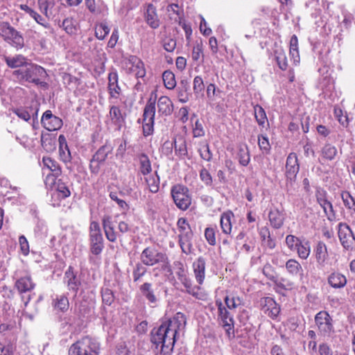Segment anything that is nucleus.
Listing matches in <instances>:
<instances>
[{"label": "nucleus", "mask_w": 355, "mask_h": 355, "mask_svg": "<svg viewBox=\"0 0 355 355\" xmlns=\"http://www.w3.org/2000/svg\"><path fill=\"white\" fill-rule=\"evenodd\" d=\"M4 60L6 64L12 69L24 68L28 62L27 58L21 54H17L14 56H6Z\"/></svg>", "instance_id": "23"}, {"label": "nucleus", "mask_w": 355, "mask_h": 355, "mask_svg": "<svg viewBox=\"0 0 355 355\" xmlns=\"http://www.w3.org/2000/svg\"><path fill=\"white\" fill-rule=\"evenodd\" d=\"M225 302L230 309H236L242 304V300L241 298L235 296H226L225 298Z\"/></svg>", "instance_id": "56"}, {"label": "nucleus", "mask_w": 355, "mask_h": 355, "mask_svg": "<svg viewBox=\"0 0 355 355\" xmlns=\"http://www.w3.org/2000/svg\"><path fill=\"white\" fill-rule=\"evenodd\" d=\"M341 198L345 206L347 209L355 211V200L349 192H343L341 194Z\"/></svg>", "instance_id": "48"}, {"label": "nucleus", "mask_w": 355, "mask_h": 355, "mask_svg": "<svg viewBox=\"0 0 355 355\" xmlns=\"http://www.w3.org/2000/svg\"><path fill=\"white\" fill-rule=\"evenodd\" d=\"M99 344L94 339L86 336L73 344L69 355H97Z\"/></svg>", "instance_id": "3"}, {"label": "nucleus", "mask_w": 355, "mask_h": 355, "mask_svg": "<svg viewBox=\"0 0 355 355\" xmlns=\"http://www.w3.org/2000/svg\"><path fill=\"white\" fill-rule=\"evenodd\" d=\"M234 218V214L230 211H226L220 216V227L224 234H230L232 232V219Z\"/></svg>", "instance_id": "28"}, {"label": "nucleus", "mask_w": 355, "mask_h": 355, "mask_svg": "<svg viewBox=\"0 0 355 355\" xmlns=\"http://www.w3.org/2000/svg\"><path fill=\"white\" fill-rule=\"evenodd\" d=\"M186 324L185 315L182 313H177L173 318L153 330L151 342L156 347H161L162 354H170L173 349L178 332L185 328Z\"/></svg>", "instance_id": "1"}, {"label": "nucleus", "mask_w": 355, "mask_h": 355, "mask_svg": "<svg viewBox=\"0 0 355 355\" xmlns=\"http://www.w3.org/2000/svg\"><path fill=\"white\" fill-rule=\"evenodd\" d=\"M174 149L175 155L180 159L185 158L188 155L186 141L182 138L174 141Z\"/></svg>", "instance_id": "31"}, {"label": "nucleus", "mask_w": 355, "mask_h": 355, "mask_svg": "<svg viewBox=\"0 0 355 355\" xmlns=\"http://www.w3.org/2000/svg\"><path fill=\"white\" fill-rule=\"evenodd\" d=\"M258 144L261 150L266 153H269L270 149V145L267 137L263 135L259 136Z\"/></svg>", "instance_id": "60"}, {"label": "nucleus", "mask_w": 355, "mask_h": 355, "mask_svg": "<svg viewBox=\"0 0 355 355\" xmlns=\"http://www.w3.org/2000/svg\"><path fill=\"white\" fill-rule=\"evenodd\" d=\"M205 236L207 241V242L211 245H214L216 244V236H215V230L212 227H207L205 231Z\"/></svg>", "instance_id": "64"}, {"label": "nucleus", "mask_w": 355, "mask_h": 355, "mask_svg": "<svg viewBox=\"0 0 355 355\" xmlns=\"http://www.w3.org/2000/svg\"><path fill=\"white\" fill-rule=\"evenodd\" d=\"M35 284L31 276H25L19 278L15 282V287L21 295L31 292Z\"/></svg>", "instance_id": "20"}, {"label": "nucleus", "mask_w": 355, "mask_h": 355, "mask_svg": "<svg viewBox=\"0 0 355 355\" xmlns=\"http://www.w3.org/2000/svg\"><path fill=\"white\" fill-rule=\"evenodd\" d=\"M239 163L242 166H247L250 160L249 150L247 147L245 148H241L238 154Z\"/></svg>", "instance_id": "51"}, {"label": "nucleus", "mask_w": 355, "mask_h": 355, "mask_svg": "<svg viewBox=\"0 0 355 355\" xmlns=\"http://www.w3.org/2000/svg\"><path fill=\"white\" fill-rule=\"evenodd\" d=\"M34 20L40 25L43 26L45 28H49L51 27L50 24L48 22V21L43 17L42 15H40L38 12H37L35 10L32 12V14L30 15Z\"/></svg>", "instance_id": "61"}, {"label": "nucleus", "mask_w": 355, "mask_h": 355, "mask_svg": "<svg viewBox=\"0 0 355 355\" xmlns=\"http://www.w3.org/2000/svg\"><path fill=\"white\" fill-rule=\"evenodd\" d=\"M315 322L322 336L330 337L334 333L333 319L328 312H318L315 316Z\"/></svg>", "instance_id": "8"}, {"label": "nucleus", "mask_w": 355, "mask_h": 355, "mask_svg": "<svg viewBox=\"0 0 355 355\" xmlns=\"http://www.w3.org/2000/svg\"><path fill=\"white\" fill-rule=\"evenodd\" d=\"M338 236L345 249L350 250L355 249V237L348 225L343 223L338 224Z\"/></svg>", "instance_id": "10"}, {"label": "nucleus", "mask_w": 355, "mask_h": 355, "mask_svg": "<svg viewBox=\"0 0 355 355\" xmlns=\"http://www.w3.org/2000/svg\"><path fill=\"white\" fill-rule=\"evenodd\" d=\"M112 148L110 146L103 145L93 155L89 164V168L92 173H98L100 170V166L107 159V155L112 152Z\"/></svg>", "instance_id": "12"}, {"label": "nucleus", "mask_w": 355, "mask_h": 355, "mask_svg": "<svg viewBox=\"0 0 355 355\" xmlns=\"http://www.w3.org/2000/svg\"><path fill=\"white\" fill-rule=\"evenodd\" d=\"M110 117L112 122L116 125H121L124 121L121 110L116 105L110 106Z\"/></svg>", "instance_id": "34"}, {"label": "nucleus", "mask_w": 355, "mask_h": 355, "mask_svg": "<svg viewBox=\"0 0 355 355\" xmlns=\"http://www.w3.org/2000/svg\"><path fill=\"white\" fill-rule=\"evenodd\" d=\"M317 200L327 216L334 214L332 204L322 196H318Z\"/></svg>", "instance_id": "44"}, {"label": "nucleus", "mask_w": 355, "mask_h": 355, "mask_svg": "<svg viewBox=\"0 0 355 355\" xmlns=\"http://www.w3.org/2000/svg\"><path fill=\"white\" fill-rule=\"evenodd\" d=\"M102 300L104 304L106 305H111L114 302V296L112 290L108 288L102 289L101 291Z\"/></svg>", "instance_id": "55"}, {"label": "nucleus", "mask_w": 355, "mask_h": 355, "mask_svg": "<svg viewBox=\"0 0 355 355\" xmlns=\"http://www.w3.org/2000/svg\"><path fill=\"white\" fill-rule=\"evenodd\" d=\"M191 57L193 61L203 60V43L202 40L196 41L192 49Z\"/></svg>", "instance_id": "38"}, {"label": "nucleus", "mask_w": 355, "mask_h": 355, "mask_svg": "<svg viewBox=\"0 0 355 355\" xmlns=\"http://www.w3.org/2000/svg\"><path fill=\"white\" fill-rule=\"evenodd\" d=\"M0 36L7 43L17 49L24 46L22 35L8 22H0Z\"/></svg>", "instance_id": "5"}, {"label": "nucleus", "mask_w": 355, "mask_h": 355, "mask_svg": "<svg viewBox=\"0 0 355 355\" xmlns=\"http://www.w3.org/2000/svg\"><path fill=\"white\" fill-rule=\"evenodd\" d=\"M177 225L180 232L178 236H184V237L193 236L190 225L186 218H179L177 223Z\"/></svg>", "instance_id": "35"}, {"label": "nucleus", "mask_w": 355, "mask_h": 355, "mask_svg": "<svg viewBox=\"0 0 355 355\" xmlns=\"http://www.w3.org/2000/svg\"><path fill=\"white\" fill-rule=\"evenodd\" d=\"M300 242L301 240L293 235L290 234L286 237V245L292 251H295Z\"/></svg>", "instance_id": "58"}, {"label": "nucleus", "mask_w": 355, "mask_h": 355, "mask_svg": "<svg viewBox=\"0 0 355 355\" xmlns=\"http://www.w3.org/2000/svg\"><path fill=\"white\" fill-rule=\"evenodd\" d=\"M109 33L110 28L106 23L102 22L96 25L95 28V35L98 40H104Z\"/></svg>", "instance_id": "42"}, {"label": "nucleus", "mask_w": 355, "mask_h": 355, "mask_svg": "<svg viewBox=\"0 0 355 355\" xmlns=\"http://www.w3.org/2000/svg\"><path fill=\"white\" fill-rule=\"evenodd\" d=\"M198 152L203 160L206 162L211 161L213 154L207 141H202L199 143Z\"/></svg>", "instance_id": "30"}, {"label": "nucleus", "mask_w": 355, "mask_h": 355, "mask_svg": "<svg viewBox=\"0 0 355 355\" xmlns=\"http://www.w3.org/2000/svg\"><path fill=\"white\" fill-rule=\"evenodd\" d=\"M254 116L259 125L263 126L266 121L267 120L266 114L263 108L259 105H256L254 107Z\"/></svg>", "instance_id": "43"}, {"label": "nucleus", "mask_w": 355, "mask_h": 355, "mask_svg": "<svg viewBox=\"0 0 355 355\" xmlns=\"http://www.w3.org/2000/svg\"><path fill=\"white\" fill-rule=\"evenodd\" d=\"M322 153L324 157L329 160H332L337 154V149L335 146L328 144L323 147Z\"/></svg>", "instance_id": "46"}, {"label": "nucleus", "mask_w": 355, "mask_h": 355, "mask_svg": "<svg viewBox=\"0 0 355 355\" xmlns=\"http://www.w3.org/2000/svg\"><path fill=\"white\" fill-rule=\"evenodd\" d=\"M263 274L270 280L276 282L277 279L275 268L269 263H266L262 269Z\"/></svg>", "instance_id": "47"}, {"label": "nucleus", "mask_w": 355, "mask_h": 355, "mask_svg": "<svg viewBox=\"0 0 355 355\" xmlns=\"http://www.w3.org/2000/svg\"><path fill=\"white\" fill-rule=\"evenodd\" d=\"M129 64H130V71L137 78H143L146 75V69L144 62L137 56H130L129 59Z\"/></svg>", "instance_id": "19"}, {"label": "nucleus", "mask_w": 355, "mask_h": 355, "mask_svg": "<svg viewBox=\"0 0 355 355\" xmlns=\"http://www.w3.org/2000/svg\"><path fill=\"white\" fill-rule=\"evenodd\" d=\"M37 7L40 11L47 18L49 19L52 16V12L50 8H52L54 3L50 0H37Z\"/></svg>", "instance_id": "36"}, {"label": "nucleus", "mask_w": 355, "mask_h": 355, "mask_svg": "<svg viewBox=\"0 0 355 355\" xmlns=\"http://www.w3.org/2000/svg\"><path fill=\"white\" fill-rule=\"evenodd\" d=\"M328 283L334 288H340L347 284V278L338 272H333L328 277Z\"/></svg>", "instance_id": "24"}, {"label": "nucleus", "mask_w": 355, "mask_h": 355, "mask_svg": "<svg viewBox=\"0 0 355 355\" xmlns=\"http://www.w3.org/2000/svg\"><path fill=\"white\" fill-rule=\"evenodd\" d=\"M52 306L54 310L61 312H65L68 310L69 302L68 297L65 295H57L52 302Z\"/></svg>", "instance_id": "27"}, {"label": "nucleus", "mask_w": 355, "mask_h": 355, "mask_svg": "<svg viewBox=\"0 0 355 355\" xmlns=\"http://www.w3.org/2000/svg\"><path fill=\"white\" fill-rule=\"evenodd\" d=\"M147 272V269L141 263H138L135 265V267L132 272V276L135 282H137Z\"/></svg>", "instance_id": "54"}, {"label": "nucleus", "mask_w": 355, "mask_h": 355, "mask_svg": "<svg viewBox=\"0 0 355 355\" xmlns=\"http://www.w3.org/2000/svg\"><path fill=\"white\" fill-rule=\"evenodd\" d=\"M300 170V165L297 155L295 153H291L286 159L285 175L287 184L292 185L296 180L297 175Z\"/></svg>", "instance_id": "11"}, {"label": "nucleus", "mask_w": 355, "mask_h": 355, "mask_svg": "<svg viewBox=\"0 0 355 355\" xmlns=\"http://www.w3.org/2000/svg\"><path fill=\"white\" fill-rule=\"evenodd\" d=\"M119 77L116 71H112L108 74V93L110 100H115L119 98L121 89L119 85Z\"/></svg>", "instance_id": "15"}, {"label": "nucleus", "mask_w": 355, "mask_h": 355, "mask_svg": "<svg viewBox=\"0 0 355 355\" xmlns=\"http://www.w3.org/2000/svg\"><path fill=\"white\" fill-rule=\"evenodd\" d=\"M137 159L139 163V171L143 175H146L152 171L151 163L148 156L141 153L137 155Z\"/></svg>", "instance_id": "26"}, {"label": "nucleus", "mask_w": 355, "mask_h": 355, "mask_svg": "<svg viewBox=\"0 0 355 355\" xmlns=\"http://www.w3.org/2000/svg\"><path fill=\"white\" fill-rule=\"evenodd\" d=\"M187 292L198 300H203L206 298L205 293L201 291L199 286H191Z\"/></svg>", "instance_id": "62"}, {"label": "nucleus", "mask_w": 355, "mask_h": 355, "mask_svg": "<svg viewBox=\"0 0 355 355\" xmlns=\"http://www.w3.org/2000/svg\"><path fill=\"white\" fill-rule=\"evenodd\" d=\"M145 180L148 186V189L151 193H155L158 192L159 189L160 180L157 172H155V174L150 175L146 177Z\"/></svg>", "instance_id": "33"}, {"label": "nucleus", "mask_w": 355, "mask_h": 355, "mask_svg": "<svg viewBox=\"0 0 355 355\" xmlns=\"http://www.w3.org/2000/svg\"><path fill=\"white\" fill-rule=\"evenodd\" d=\"M155 110L156 97L150 96L144 109L142 128L144 137L153 134Z\"/></svg>", "instance_id": "4"}, {"label": "nucleus", "mask_w": 355, "mask_h": 355, "mask_svg": "<svg viewBox=\"0 0 355 355\" xmlns=\"http://www.w3.org/2000/svg\"><path fill=\"white\" fill-rule=\"evenodd\" d=\"M295 251H297L300 258L302 259H306L311 252V248L309 242H302L301 241V242L299 243V245L297 247Z\"/></svg>", "instance_id": "41"}, {"label": "nucleus", "mask_w": 355, "mask_h": 355, "mask_svg": "<svg viewBox=\"0 0 355 355\" xmlns=\"http://www.w3.org/2000/svg\"><path fill=\"white\" fill-rule=\"evenodd\" d=\"M193 269L196 282L202 284L205 277L206 263L203 257H200L193 263Z\"/></svg>", "instance_id": "17"}, {"label": "nucleus", "mask_w": 355, "mask_h": 355, "mask_svg": "<svg viewBox=\"0 0 355 355\" xmlns=\"http://www.w3.org/2000/svg\"><path fill=\"white\" fill-rule=\"evenodd\" d=\"M205 86L201 76H197L194 78L193 82V89L196 94H199L204 90Z\"/></svg>", "instance_id": "63"}, {"label": "nucleus", "mask_w": 355, "mask_h": 355, "mask_svg": "<svg viewBox=\"0 0 355 355\" xmlns=\"http://www.w3.org/2000/svg\"><path fill=\"white\" fill-rule=\"evenodd\" d=\"M64 281L69 290L76 293L80 285V281L72 266H69L64 272Z\"/></svg>", "instance_id": "16"}, {"label": "nucleus", "mask_w": 355, "mask_h": 355, "mask_svg": "<svg viewBox=\"0 0 355 355\" xmlns=\"http://www.w3.org/2000/svg\"><path fill=\"white\" fill-rule=\"evenodd\" d=\"M200 178L204 184L207 187L212 186L213 179L210 173L205 168H202L200 171Z\"/></svg>", "instance_id": "57"}, {"label": "nucleus", "mask_w": 355, "mask_h": 355, "mask_svg": "<svg viewBox=\"0 0 355 355\" xmlns=\"http://www.w3.org/2000/svg\"><path fill=\"white\" fill-rule=\"evenodd\" d=\"M76 324V318L74 315H67L60 320V326L66 331H69L70 328Z\"/></svg>", "instance_id": "52"}, {"label": "nucleus", "mask_w": 355, "mask_h": 355, "mask_svg": "<svg viewBox=\"0 0 355 355\" xmlns=\"http://www.w3.org/2000/svg\"><path fill=\"white\" fill-rule=\"evenodd\" d=\"M315 257L318 266L320 268L324 267L328 258L327 248L322 241H319L314 249Z\"/></svg>", "instance_id": "18"}, {"label": "nucleus", "mask_w": 355, "mask_h": 355, "mask_svg": "<svg viewBox=\"0 0 355 355\" xmlns=\"http://www.w3.org/2000/svg\"><path fill=\"white\" fill-rule=\"evenodd\" d=\"M16 139L24 147L27 148H31L35 146L34 140L32 138H29L26 135H21L17 136Z\"/></svg>", "instance_id": "59"}, {"label": "nucleus", "mask_w": 355, "mask_h": 355, "mask_svg": "<svg viewBox=\"0 0 355 355\" xmlns=\"http://www.w3.org/2000/svg\"><path fill=\"white\" fill-rule=\"evenodd\" d=\"M145 20L152 28L155 29L159 26V20L157 15L156 8L151 3L147 6L145 12Z\"/></svg>", "instance_id": "21"}, {"label": "nucleus", "mask_w": 355, "mask_h": 355, "mask_svg": "<svg viewBox=\"0 0 355 355\" xmlns=\"http://www.w3.org/2000/svg\"><path fill=\"white\" fill-rule=\"evenodd\" d=\"M44 166L53 173V177H58L61 174V169L59 164L54 159L49 157H43Z\"/></svg>", "instance_id": "32"}, {"label": "nucleus", "mask_w": 355, "mask_h": 355, "mask_svg": "<svg viewBox=\"0 0 355 355\" xmlns=\"http://www.w3.org/2000/svg\"><path fill=\"white\" fill-rule=\"evenodd\" d=\"M62 26L68 34L73 35L76 32L75 21L72 18H66L63 20Z\"/></svg>", "instance_id": "49"}, {"label": "nucleus", "mask_w": 355, "mask_h": 355, "mask_svg": "<svg viewBox=\"0 0 355 355\" xmlns=\"http://www.w3.org/2000/svg\"><path fill=\"white\" fill-rule=\"evenodd\" d=\"M164 86L168 89H173L176 86V80L174 73L169 71H165L162 74Z\"/></svg>", "instance_id": "39"}, {"label": "nucleus", "mask_w": 355, "mask_h": 355, "mask_svg": "<svg viewBox=\"0 0 355 355\" xmlns=\"http://www.w3.org/2000/svg\"><path fill=\"white\" fill-rule=\"evenodd\" d=\"M90 250L93 254H100L103 249V239L102 234L90 235Z\"/></svg>", "instance_id": "25"}, {"label": "nucleus", "mask_w": 355, "mask_h": 355, "mask_svg": "<svg viewBox=\"0 0 355 355\" xmlns=\"http://www.w3.org/2000/svg\"><path fill=\"white\" fill-rule=\"evenodd\" d=\"M274 53L278 67L283 71L286 70L288 61L285 51L282 49H278L275 51Z\"/></svg>", "instance_id": "37"}, {"label": "nucleus", "mask_w": 355, "mask_h": 355, "mask_svg": "<svg viewBox=\"0 0 355 355\" xmlns=\"http://www.w3.org/2000/svg\"><path fill=\"white\" fill-rule=\"evenodd\" d=\"M139 291L142 296L148 302L149 304H152L153 306L157 305L159 301V292L153 288L151 283L145 282L141 284L139 287Z\"/></svg>", "instance_id": "14"}, {"label": "nucleus", "mask_w": 355, "mask_h": 355, "mask_svg": "<svg viewBox=\"0 0 355 355\" xmlns=\"http://www.w3.org/2000/svg\"><path fill=\"white\" fill-rule=\"evenodd\" d=\"M270 225L275 229L280 228L284 223V214L278 209H272L268 214Z\"/></svg>", "instance_id": "29"}, {"label": "nucleus", "mask_w": 355, "mask_h": 355, "mask_svg": "<svg viewBox=\"0 0 355 355\" xmlns=\"http://www.w3.org/2000/svg\"><path fill=\"white\" fill-rule=\"evenodd\" d=\"M56 191L59 196L62 198H67L71 195V192L68 187L60 180L56 182Z\"/></svg>", "instance_id": "50"}, {"label": "nucleus", "mask_w": 355, "mask_h": 355, "mask_svg": "<svg viewBox=\"0 0 355 355\" xmlns=\"http://www.w3.org/2000/svg\"><path fill=\"white\" fill-rule=\"evenodd\" d=\"M216 304L218 306V317L222 322L223 326L228 337H234V320L232 317L230 315L229 311L223 306L221 301L216 300Z\"/></svg>", "instance_id": "9"}, {"label": "nucleus", "mask_w": 355, "mask_h": 355, "mask_svg": "<svg viewBox=\"0 0 355 355\" xmlns=\"http://www.w3.org/2000/svg\"><path fill=\"white\" fill-rule=\"evenodd\" d=\"M140 259L143 264L148 266L162 263V268H168L166 256L154 248H145L140 255Z\"/></svg>", "instance_id": "7"}, {"label": "nucleus", "mask_w": 355, "mask_h": 355, "mask_svg": "<svg viewBox=\"0 0 355 355\" xmlns=\"http://www.w3.org/2000/svg\"><path fill=\"white\" fill-rule=\"evenodd\" d=\"M43 127L49 131L59 130L62 126V121L59 117L53 115L51 110H46L41 119Z\"/></svg>", "instance_id": "13"}, {"label": "nucleus", "mask_w": 355, "mask_h": 355, "mask_svg": "<svg viewBox=\"0 0 355 355\" xmlns=\"http://www.w3.org/2000/svg\"><path fill=\"white\" fill-rule=\"evenodd\" d=\"M167 11L171 19H174L175 21L180 20V10L178 4L172 3L168 6Z\"/></svg>", "instance_id": "53"}, {"label": "nucleus", "mask_w": 355, "mask_h": 355, "mask_svg": "<svg viewBox=\"0 0 355 355\" xmlns=\"http://www.w3.org/2000/svg\"><path fill=\"white\" fill-rule=\"evenodd\" d=\"M179 244L182 252L188 254L191 252V239L192 236L184 237V236H178Z\"/></svg>", "instance_id": "45"}, {"label": "nucleus", "mask_w": 355, "mask_h": 355, "mask_svg": "<svg viewBox=\"0 0 355 355\" xmlns=\"http://www.w3.org/2000/svg\"><path fill=\"white\" fill-rule=\"evenodd\" d=\"M12 75L19 81H26L36 85H42L46 76L45 69L37 64L28 62L24 68L13 71Z\"/></svg>", "instance_id": "2"}, {"label": "nucleus", "mask_w": 355, "mask_h": 355, "mask_svg": "<svg viewBox=\"0 0 355 355\" xmlns=\"http://www.w3.org/2000/svg\"><path fill=\"white\" fill-rule=\"evenodd\" d=\"M286 268L288 273L293 276L297 275L298 273L302 271V268L300 263L293 259H291L286 261Z\"/></svg>", "instance_id": "40"}, {"label": "nucleus", "mask_w": 355, "mask_h": 355, "mask_svg": "<svg viewBox=\"0 0 355 355\" xmlns=\"http://www.w3.org/2000/svg\"><path fill=\"white\" fill-rule=\"evenodd\" d=\"M171 193L175 205L181 210L185 211L191 204V196L189 189L181 184L171 187Z\"/></svg>", "instance_id": "6"}, {"label": "nucleus", "mask_w": 355, "mask_h": 355, "mask_svg": "<svg viewBox=\"0 0 355 355\" xmlns=\"http://www.w3.org/2000/svg\"><path fill=\"white\" fill-rule=\"evenodd\" d=\"M157 108L159 114L168 116L173 110V105L168 96H162L157 101Z\"/></svg>", "instance_id": "22"}]
</instances>
